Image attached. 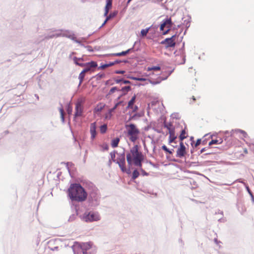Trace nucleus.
Instances as JSON below:
<instances>
[{
	"instance_id": "41",
	"label": "nucleus",
	"mask_w": 254,
	"mask_h": 254,
	"mask_svg": "<svg viewBox=\"0 0 254 254\" xmlns=\"http://www.w3.org/2000/svg\"><path fill=\"white\" fill-rule=\"evenodd\" d=\"M246 189H247V191H248L249 193L251 195V196L252 197H254L253 194V193H252V191H251V190H250V189L249 187L248 186H247V187H246Z\"/></svg>"
},
{
	"instance_id": "15",
	"label": "nucleus",
	"mask_w": 254,
	"mask_h": 254,
	"mask_svg": "<svg viewBox=\"0 0 254 254\" xmlns=\"http://www.w3.org/2000/svg\"><path fill=\"white\" fill-rule=\"evenodd\" d=\"M120 140V139L119 137H116L113 139L111 143L112 147L113 148H116L118 147Z\"/></svg>"
},
{
	"instance_id": "45",
	"label": "nucleus",
	"mask_w": 254,
	"mask_h": 254,
	"mask_svg": "<svg viewBox=\"0 0 254 254\" xmlns=\"http://www.w3.org/2000/svg\"><path fill=\"white\" fill-rule=\"evenodd\" d=\"M106 119H110L111 118H109V112L105 116Z\"/></svg>"
},
{
	"instance_id": "42",
	"label": "nucleus",
	"mask_w": 254,
	"mask_h": 254,
	"mask_svg": "<svg viewBox=\"0 0 254 254\" xmlns=\"http://www.w3.org/2000/svg\"><path fill=\"white\" fill-rule=\"evenodd\" d=\"M130 109L132 110V111L133 112H137L138 109V107L137 106H133V108Z\"/></svg>"
},
{
	"instance_id": "39",
	"label": "nucleus",
	"mask_w": 254,
	"mask_h": 254,
	"mask_svg": "<svg viewBox=\"0 0 254 254\" xmlns=\"http://www.w3.org/2000/svg\"><path fill=\"white\" fill-rule=\"evenodd\" d=\"M111 18V14H110V15H109V16L106 18V20H105V21L104 22V23H103V24H102V26H103V25H104L106 23V22L108 21V20L109 19H110Z\"/></svg>"
},
{
	"instance_id": "51",
	"label": "nucleus",
	"mask_w": 254,
	"mask_h": 254,
	"mask_svg": "<svg viewBox=\"0 0 254 254\" xmlns=\"http://www.w3.org/2000/svg\"><path fill=\"white\" fill-rule=\"evenodd\" d=\"M131 0H128L127 2L129 3Z\"/></svg>"
},
{
	"instance_id": "35",
	"label": "nucleus",
	"mask_w": 254,
	"mask_h": 254,
	"mask_svg": "<svg viewBox=\"0 0 254 254\" xmlns=\"http://www.w3.org/2000/svg\"><path fill=\"white\" fill-rule=\"evenodd\" d=\"M131 89V87L129 86H125L121 89V91L123 92H127Z\"/></svg>"
},
{
	"instance_id": "34",
	"label": "nucleus",
	"mask_w": 254,
	"mask_h": 254,
	"mask_svg": "<svg viewBox=\"0 0 254 254\" xmlns=\"http://www.w3.org/2000/svg\"><path fill=\"white\" fill-rule=\"evenodd\" d=\"M61 118L63 122L64 121V110L63 108H61L59 109Z\"/></svg>"
},
{
	"instance_id": "22",
	"label": "nucleus",
	"mask_w": 254,
	"mask_h": 254,
	"mask_svg": "<svg viewBox=\"0 0 254 254\" xmlns=\"http://www.w3.org/2000/svg\"><path fill=\"white\" fill-rule=\"evenodd\" d=\"M223 140L221 138L219 139H212L209 142V145H212L213 144H219L222 143Z\"/></svg>"
},
{
	"instance_id": "30",
	"label": "nucleus",
	"mask_w": 254,
	"mask_h": 254,
	"mask_svg": "<svg viewBox=\"0 0 254 254\" xmlns=\"http://www.w3.org/2000/svg\"><path fill=\"white\" fill-rule=\"evenodd\" d=\"M107 129V126L106 124L102 125L100 127V131L101 133H104L106 132Z\"/></svg>"
},
{
	"instance_id": "13",
	"label": "nucleus",
	"mask_w": 254,
	"mask_h": 254,
	"mask_svg": "<svg viewBox=\"0 0 254 254\" xmlns=\"http://www.w3.org/2000/svg\"><path fill=\"white\" fill-rule=\"evenodd\" d=\"M107 3L105 6L104 15L107 16L109 10L111 8L112 5V0H106Z\"/></svg>"
},
{
	"instance_id": "29",
	"label": "nucleus",
	"mask_w": 254,
	"mask_h": 254,
	"mask_svg": "<svg viewBox=\"0 0 254 254\" xmlns=\"http://www.w3.org/2000/svg\"><path fill=\"white\" fill-rule=\"evenodd\" d=\"M78 58L77 57H74L73 59V60L74 62V63L76 64V65H78L81 67H83L85 65L84 64L85 63H79V62H78Z\"/></svg>"
},
{
	"instance_id": "14",
	"label": "nucleus",
	"mask_w": 254,
	"mask_h": 254,
	"mask_svg": "<svg viewBox=\"0 0 254 254\" xmlns=\"http://www.w3.org/2000/svg\"><path fill=\"white\" fill-rule=\"evenodd\" d=\"M165 127L167 128V129L169 131V133L173 132L175 130V127L173 126V124L171 123H165L164 124Z\"/></svg>"
},
{
	"instance_id": "11",
	"label": "nucleus",
	"mask_w": 254,
	"mask_h": 254,
	"mask_svg": "<svg viewBox=\"0 0 254 254\" xmlns=\"http://www.w3.org/2000/svg\"><path fill=\"white\" fill-rule=\"evenodd\" d=\"M96 123H91L90 127V132L91 133V137L92 139H93L96 135Z\"/></svg>"
},
{
	"instance_id": "26",
	"label": "nucleus",
	"mask_w": 254,
	"mask_h": 254,
	"mask_svg": "<svg viewBox=\"0 0 254 254\" xmlns=\"http://www.w3.org/2000/svg\"><path fill=\"white\" fill-rule=\"evenodd\" d=\"M115 81L116 83H119L123 82L124 84H129L130 82L128 80H124L123 78H115Z\"/></svg>"
},
{
	"instance_id": "3",
	"label": "nucleus",
	"mask_w": 254,
	"mask_h": 254,
	"mask_svg": "<svg viewBox=\"0 0 254 254\" xmlns=\"http://www.w3.org/2000/svg\"><path fill=\"white\" fill-rule=\"evenodd\" d=\"M125 128L127 131V135L130 141L134 142L138 139L140 130L135 124H126Z\"/></svg>"
},
{
	"instance_id": "28",
	"label": "nucleus",
	"mask_w": 254,
	"mask_h": 254,
	"mask_svg": "<svg viewBox=\"0 0 254 254\" xmlns=\"http://www.w3.org/2000/svg\"><path fill=\"white\" fill-rule=\"evenodd\" d=\"M161 68L159 66H154L152 67H148L147 68V71H159L160 70Z\"/></svg>"
},
{
	"instance_id": "17",
	"label": "nucleus",
	"mask_w": 254,
	"mask_h": 254,
	"mask_svg": "<svg viewBox=\"0 0 254 254\" xmlns=\"http://www.w3.org/2000/svg\"><path fill=\"white\" fill-rule=\"evenodd\" d=\"M135 99H136V95H134V96H132L131 100L128 103V105H127V107L128 108H133V106L135 103Z\"/></svg>"
},
{
	"instance_id": "23",
	"label": "nucleus",
	"mask_w": 254,
	"mask_h": 254,
	"mask_svg": "<svg viewBox=\"0 0 254 254\" xmlns=\"http://www.w3.org/2000/svg\"><path fill=\"white\" fill-rule=\"evenodd\" d=\"M125 164H126V162L125 163L121 162V164H119V166L120 167V168L123 172H127L128 174H129L130 173V171L129 170L127 171V169H126V168L125 166Z\"/></svg>"
},
{
	"instance_id": "37",
	"label": "nucleus",
	"mask_w": 254,
	"mask_h": 254,
	"mask_svg": "<svg viewBox=\"0 0 254 254\" xmlns=\"http://www.w3.org/2000/svg\"><path fill=\"white\" fill-rule=\"evenodd\" d=\"M162 148L163 150H164L165 151H166V152H168L169 153V154H172V152L170 150H169L167 147H166V145H164L162 146Z\"/></svg>"
},
{
	"instance_id": "24",
	"label": "nucleus",
	"mask_w": 254,
	"mask_h": 254,
	"mask_svg": "<svg viewBox=\"0 0 254 254\" xmlns=\"http://www.w3.org/2000/svg\"><path fill=\"white\" fill-rule=\"evenodd\" d=\"M117 155H119V154H118L117 152L115 151L111 152L110 153L111 159L114 162H116L117 159L116 158V157Z\"/></svg>"
},
{
	"instance_id": "21",
	"label": "nucleus",
	"mask_w": 254,
	"mask_h": 254,
	"mask_svg": "<svg viewBox=\"0 0 254 254\" xmlns=\"http://www.w3.org/2000/svg\"><path fill=\"white\" fill-rule=\"evenodd\" d=\"M130 50V49H128L126 51H123L121 53H114V54H113L112 55H113L114 56H117V57L124 56H126L127 54L129 52Z\"/></svg>"
},
{
	"instance_id": "47",
	"label": "nucleus",
	"mask_w": 254,
	"mask_h": 254,
	"mask_svg": "<svg viewBox=\"0 0 254 254\" xmlns=\"http://www.w3.org/2000/svg\"><path fill=\"white\" fill-rule=\"evenodd\" d=\"M244 152L245 154H248V150H247L246 148H245V149H244Z\"/></svg>"
},
{
	"instance_id": "32",
	"label": "nucleus",
	"mask_w": 254,
	"mask_h": 254,
	"mask_svg": "<svg viewBox=\"0 0 254 254\" xmlns=\"http://www.w3.org/2000/svg\"><path fill=\"white\" fill-rule=\"evenodd\" d=\"M149 29L150 28H146V29H142L140 32L141 36L144 37V36H146L147 34L148 33V32L149 31Z\"/></svg>"
},
{
	"instance_id": "6",
	"label": "nucleus",
	"mask_w": 254,
	"mask_h": 254,
	"mask_svg": "<svg viewBox=\"0 0 254 254\" xmlns=\"http://www.w3.org/2000/svg\"><path fill=\"white\" fill-rule=\"evenodd\" d=\"M83 106L82 100H78L75 104L74 117H81L82 115Z\"/></svg>"
},
{
	"instance_id": "27",
	"label": "nucleus",
	"mask_w": 254,
	"mask_h": 254,
	"mask_svg": "<svg viewBox=\"0 0 254 254\" xmlns=\"http://www.w3.org/2000/svg\"><path fill=\"white\" fill-rule=\"evenodd\" d=\"M121 102H118L117 103H116L115 104V105L114 106V107L110 109L109 111V118H111V116H112V113L117 108V107L121 104Z\"/></svg>"
},
{
	"instance_id": "4",
	"label": "nucleus",
	"mask_w": 254,
	"mask_h": 254,
	"mask_svg": "<svg viewBox=\"0 0 254 254\" xmlns=\"http://www.w3.org/2000/svg\"><path fill=\"white\" fill-rule=\"evenodd\" d=\"M100 219L99 214L97 212H90L88 213H85L83 219L85 222H92L98 221Z\"/></svg>"
},
{
	"instance_id": "33",
	"label": "nucleus",
	"mask_w": 254,
	"mask_h": 254,
	"mask_svg": "<svg viewBox=\"0 0 254 254\" xmlns=\"http://www.w3.org/2000/svg\"><path fill=\"white\" fill-rule=\"evenodd\" d=\"M120 90L117 87H112L109 91L108 95H111L114 93L115 91H119Z\"/></svg>"
},
{
	"instance_id": "7",
	"label": "nucleus",
	"mask_w": 254,
	"mask_h": 254,
	"mask_svg": "<svg viewBox=\"0 0 254 254\" xmlns=\"http://www.w3.org/2000/svg\"><path fill=\"white\" fill-rule=\"evenodd\" d=\"M176 35L172 36L171 38H166L161 42L162 44H165L166 48L174 47L176 45L175 40Z\"/></svg>"
},
{
	"instance_id": "31",
	"label": "nucleus",
	"mask_w": 254,
	"mask_h": 254,
	"mask_svg": "<svg viewBox=\"0 0 254 254\" xmlns=\"http://www.w3.org/2000/svg\"><path fill=\"white\" fill-rule=\"evenodd\" d=\"M139 175V173L137 170H135L133 171L132 173V179L133 180H135L136 179Z\"/></svg>"
},
{
	"instance_id": "16",
	"label": "nucleus",
	"mask_w": 254,
	"mask_h": 254,
	"mask_svg": "<svg viewBox=\"0 0 254 254\" xmlns=\"http://www.w3.org/2000/svg\"><path fill=\"white\" fill-rule=\"evenodd\" d=\"M105 107V104L103 103L98 104L94 109V112L97 113L101 112Z\"/></svg>"
},
{
	"instance_id": "12",
	"label": "nucleus",
	"mask_w": 254,
	"mask_h": 254,
	"mask_svg": "<svg viewBox=\"0 0 254 254\" xmlns=\"http://www.w3.org/2000/svg\"><path fill=\"white\" fill-rule=\"evenodd\" d=\"M130 78L134 80L147 81V82L145 83L146 84H148L149 82L153 84H156L159 83V82H152L150 79H147L144 78L131 77Z\"/></svg>"
},
{
	"instance_id": "9",
	"label": "nucleus",
	"mask_w": 254,
	"mask_h": 254,
	"mask_svg": "<svg viewBox=\"0 0 254 254\" xmlns=\"http://www.w3.org/2000/svg\"><path fill=\"white\" fill-rule=\"evenodd\" d=\"M186 153V147L183 142H181L180 143V147L177 151V156L181 158L184 156Z\"/></svg>"
},
{
	"instance_id": "36",
	"label": "nucleus",
	"mask_w": 254,
	"mask_h": 254,
	"mask_svg": "<svg viewBox=\"0 0 254 254\" xmlns=\"http://www.w3.org/2000/svg\"><path fill=\"white\" fill-rule=\"evenodd\" d=\"M72 112V108L70 105L68 104L67 105V112L68 115H70V114H71Z\"/></svg>"
},
{
	"instance_id": "43",
	"label": "nucleus",
	"mask_w": 254,
	"mask_h": 254,
	"mask_svg": "<svg viewBox=\"0 0 254 254\" xmlns=\"http://www.w3.org/2000/svg\"><path fill=\"white\" fill-rule=\"evenodd\" d=\"M125 72L124 70H117L115 73L117 74H124Z\"/></svg>"
},
{
	"instance_id": "5",
	"label": "nucleus",
	"mask_w": 254,
	"mask_h": 254,
	"mask_svg": "<svg viewBox=\"0 0 254 254\" xmlns=\"http://www.w3.org/2000/svg\"><path fill=\"white\" fill-rule=\"evenodd\" d=\"M172 25L173 23L172 22L171 18L165 19L163 21L162 23L160 25V30L163 31L164 28L165 27L167 28V30L163 33V35H166L169 33V31L170 30L172 26Z\"/></svg>"
},
{
	"instance_id": "18",
	"label": "nucleus",
	"mask_w": 254,
	"mask_h": 254,
	"mask_svg": "<svg viewBox=\"0 0 254 254\" xmlns=\"http://www.w3.org/2000/svg\"><path fill=\"white\" fill-rule=\"evenodd\" d=\"M188 136L187 133L185 130V129H183L181 131V133L179 136V139L181 140V142H182V141L186 138Z\"/></svg>"
},
{
	"instance_id": "49",
	"label": "nucleus",
	"mask_w": 254,
	"mask_h": 254,
	"mask_svg": "<svg viewBox=\"0 0 254 254\" xmlns=\"http://www.w3.org/2000/svg\"><path fill=\"white\" fill-rule=\"evenodd\" d=\"M78 59H80L78 60V62L83 61V59L82 58H78Z\"/></svg>"
},
{
	"instance_id": "20",
	"label": "nucleus",
	"mask_w": 254,
	"mask_h": 254,
	"mask_svg": "<svg viewBox=\"0 0 254 254\" xmlns=\"http://www.w3.org/2000/svg\"><path fill=\"white\" fill-rule=\"evenodd\" d=\"M177 136L175 135V131L169 133V142L172 143L176 139Z\"/></svg>"
},
{
	"instance_id": "8",
	"label": "nucleus",
	"mask_w": 254,
	"mask_h": 254,
	"mask_svg": "<svg viewBox=\"0 0 254 254\" xmlns=\"http://www.w3.org/2000/svg\"><path fill=\"white\" fill-rule=\"evenodd\" d=\"M85 65L84 66L85 68L83 69L84 71L88 72L89 71H94V68L97 66V64L96 62L91 61L90 62L85 63Z\"/></svg>"
},
{
	"instance_id": "44",
	"label": "nucleus",
	"mask_w": 254,
	"mask_h": 254,
	"mask_svg": "<svg viewBox=\"0 0 254 254\" xmlns=\"http://www.w3.org/2000/svg\"><path fill=\"white\" fill-rule=\"evenodd\" d=\"M200 142H201V140L197 139L195 144V147H197V146H198L200 144Z\"/></svg>"
},
{
	"instance_id": "46",
	"label": "nucleus",
	"mask_w": 254,
	"mask_h": 254,
	"mask_svg": "<svg viewBox=\"0 0 254 254\" xmlns=\"http://www.w3.org/2000/svg\"><path fill=\"white\" fill-rule=\"evenodd\" d=\"M240 132H241V133L243 134L244 135H247V133H246L245 131H244V130H240Z\"/></svg>"
},
{
	"instance_id": "10",
	"label": "nucleus",
	"mask_w": 254,
	"mask_h": 254,
	"mask_svg": "<svg viewBox=\"0 0 254 254\" xmlns=\"http://www.w3.org/2000/svg\"><path fill=\"white\" fill-rule=\"evenodd\" d=\"M80 247L83 252V253L85 254L87 250L91 248L92 244L90 242L83 243L80 245Z\"/></svg>"
},
{
	"instance_id": "50",
	"label": "nucleus",
	"mask_w": 254,
	"mask_h": 254,
	"mask_svg": "<svg viewBox=\"0 0 254 254\" xmlns=\"http://www.w3.org/2000/svg\"><path fill=\"white\" fill-rule=\"evenodd\" d=\"M203 151H204V149H202L201 150V152H202Z\"/></svg>"
},
{
	"instance_id": "19",
	"label": "nucleus",
	"mask_w": 254,
	"mask_h": 254,
	"mask_svg": "<svg viewBox=\"0 0 254 254\" xmlns=\"http://www.w3.org/2000/svg\"><path fill=\"white\" fill-rule=\"evenodd\" d=\"M115 162L118 164V165L120 164L121 162L125 163V158L124 155L119 154V157L117 158L116 162Z\"/></svg>"
},
{
	"instance_id": "48",
	"label": "nucleus",
	"mask_w": 254,
	"mask_h": 254,
	"mask_svg": "<svg viewBox=\"0 0 254 254\" xmlns=\"http://www.w3.org/2000/svg\"><path fill=\"white\" fill-rule=\"evenodd\" d=\"M107 65H109V67L110 66H112L114 65V63H111L109 64H107Z\"/></svg>"
},
{
	"instance_id": "2",
	"label": "nucleus",
	"mask_w": 254,
	"mask_h": 254,
	"mask_svg": "<svg viewBox=\"0 0 254 254\" xmlns=\"http://www.w3.org/2000/svg\"><path fill=\"white\" fill-rule=\"evenodd\" d=\"M143 159L144 156L142 153L139 151V147L137 145L132 147L130 152L127 154V161L129 165L134 164V165L141 168V162Z\"/></svg>"
},
{
	"instance_id": "40",
	"label": "nucleus",
	"mask_w": 254,
	"mask_h": 254,
	"mask_svg": "<svg viewBox=\"0 0 254 254\" xmlns=\"http://www.w3.org/2000/svg\"><path fill=\"white\" fill-rule=\"evenodd\" d=\"M141 173L143 176H147L148 174L146 173L144 170H143L142 168H140V169Z\"/></svg>"
},
{
	"instance_id": "1",
	"label": "nucleus",
	"mask_w": 254,
	"mask_h": 254,
	"mask_svg": "<svg viewBox=\"0 0 254 254\" xmlns=\"http://www.w3.org/2000/svg\"><path fill=\"white\" fill-rule=\"evenodd\" d=\"M68 195L72 201L82 202L87 198V193L79 184H72L67 190Z\"/></svg>"
},
{
	"instance_id": "25",
	"label": "nucleus",
	"mask_w": 254,
	"mask_h": 254,
	"mask_svg": "<svg viewBox=\"0 0 254 254\" xmlns=\"http://www.w3.org/2000/svg\"><path fill=\"white\" fill-rule=\"evenodd\" d=\"M86 73V72L84 71V70H83L80 73V74L79 75V77H78V78L80 80V84H81L83 82Z\"/></svg>"
},
{
	"instance_id": "38",
	"label": "nucleus",
	"mask_w": 254,
	"mask_h": 254,
	"mask_svg": "<svg viewBox=\"0 0 254 254\" xmlns=\"http://www.w3.org/2000/svg\"><path fill=\"white\" fill-rule=\"evenodd\" d=\"M108 67H109V65H107V64H104L98 67V69H104Z\"/></svg>"
}]
</instances>
